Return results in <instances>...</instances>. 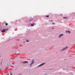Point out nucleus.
<instances>
[{
  "label": "nucleus",
  "instance_id": "17",
  "mask_svg": "<svg viewBox=\"0 0 75 75\" xmlns=\"http://www.w3.org/2000/svg\"><path fill=\"white\" fill-rule=\"evenodd\" d=\"M0 30H1V29H0Z\"/></svg>",
  "mask_w": 75,
  "mask_h": 75
},
{
  "label": "nucleus",
  "instance_id": "3",
  "mask_svg": "<svg viewBox=\"0 0 75 75\" xmlns=\"http://www.w3.org/2000/svg\"><path fill=\"white\" fill-rule=\"evenodd\" d=\"M34 60H32V63H31V64H30V65H33V64H34Z\"/></svg>",
  "mask_w": 75,
  "mask_h": 75
},
{
  "label": "nucleus",
  "instance_id": "9",
  "mask_svg": "<svg viewBox=\"0 0 75 75\" xmlns=\"http://www.w3.org/2000/svg\"><path fill=\"white\" fill-rule=\"evenodd\" d=\"M49 15H48V16H45V17H49Z\"/></svg>",
  "mask_w": 75,
  "mask_h": 75
},
{
  "label": "nucleus",
  "instance_id": "8",
  "mask_svg": "<svg viewBox=\"0 0 75 75\" xmlns=\"http://www.w3.org/2000/svg\"><path fill=\"white\" fill-rule=\"evenodd\" d=\"M24 62L25 63H28V61H25V62Z\"/></svg>",
  "mask_w": 75,
  "mask_h": 75
},
{
  "label": "nucleus",
  "instance_id": "15",
  "mask_svg": "<svg viewBox=\"0 0 75 75\" xmlns=\"http://www.w3.org/2000/svg\"><path fill=\"white\" fill-rule=\"evenodd\" d=\"M26 42H28V40H26Z\"/></svg>",
  "mask_w": 75,
  "mask_h": 75
},
{
  "label": "nucleus",
  "instance_id": "4",
  "mask_svg": "<svg viewBox=\"0 0 75 75\" xmlns=\"http://www.w3.org/2000/svg\"><path fill=\"white\" fill-rule=\"evenodd\" d=\"M6 30V29H4L3 30H2L1 32L2 33H4V32Z\"/></svg>",
  "mask_w": 75,
  "mask_h": 75
},
{
  "label": "nucleus",
  "instance_id": "1",
  "mask_svg": "<svg viewBox=\"0 0 75 75\" xmlns=\"http://www.w3.org/2000/svg\"><path fill=\"white\" fill-rule=\"evenodd\" d=\"M68 48L67 47H66L65 48L63 49L62 50H61V51H64V50H65L66 49H67V48Z\"/></svg>",
  "mask_w": 75,
  "mask_h": 75
},
{
  "label": "nucleus",
  "instance_id": "11",
  "mask_svg": "<svg viewBox=\"0 0 75 75\" xmlns=\"http://www.w3.org/2000/svg\"><path fill=\"white\" fill-rule=\"evenodd\" d=\"M6 25H8V23H6L5 24Z\"/></svg>",
  "mask_w": 75,
  "mask_h": 75
},
{
  "label": "nucleus",
  "instance_id": "5",
  "mask_svg": "<svg viewBox=\"0 0 75 75\" xmlns=\"http://www.w3.org/2000/svg\"><path fill=\"white\" fill-rule=\"evenodd\" d=\"M66 33H67V34H69L70 33V31H66Z\"/></svg>",
  "mask_w": 75,
  "mask_h": 75
},
{
  "label": "nucleus",
  "instance_id": "16",
  "mask_svg": "<svg viewBox=\"0 0 75 75\" xmlns=\"http://www.w3.org/2000/svg\"><path fill=\"white\" fill-rule=\"evenodd\" d=\"M51 21H52V20H51Z\"/></svg>",
  "mask_w": 75,
  "mask_h": 75
},
{
  "label": "nucleus",
  "instance_id": "13",
  "mask_svg": "<svg viewBox=\"0 0 75 75\" xmlns=\"http://www.w3.org/2000/svg\"><path fill=\"white\" fill-rule=\"evenodd\" d=\"M52 24H53V25H54V24H55V23H52Z\"/></svg>",
  "mask_w": 75,
  "mask_h": 75
},
{
  "label": "nucleus",
  "instance_id": "14",
  "mask_svg": "<svg viewBox=\"0 0 75 75\" xmlns=\"http://www.w3.org/2000/svg\"><path fill=\"white\" fill-rule=\"evenodd\" d=\"M33 19H32L31 20H30L29 21H31V20H32Z\"/></svg>",
  "mask_w": 75,
  "mask_h": 75
},
{
  "label": "nucleus",
  "instance_id": "10",
  "mask_svg": "<svg viewBox=\"0 0 75 75\" xmlns=\"http://www.w3.org/2000/svg\"><path fill=\"white\" fill-rule=\"evenodd\" d=\"M9 74L10 73V74L11 75H12V73H11V71H10L9 72Z\"/></svg>",
  "mask_w": 75,
  "mask_h": 75
},
{
  "label": "nucleus",
  "instance_id": "12",
  "mask_svg": "<svg viewBox=\"0 0 75 75\" xmlns=\"http://www.w3.org/2000/svg\"><path fill=\"white\" fill-rule=\"evenodd\" d=\"M63 18H67L65 17H64Z\"/></svg>",
  "mask_w": 75,
  "mask_h": 75
},
{
  "label": "nucleus",
  "instance_id": "6",
  "mask_svg": "<svg viewBox=\"0 0 75 75\" xmlns=\"http://www.w3.org/2000/svg\"><path fill=\"white\" fill-rule=\"evenodd\" d=\"M64 35V34H61L60 36L59 37V38H60V37H61L62 36H63V35Z\"/></svg>",
  "mask_w": 75,
  "mask_h": 75
},
{
  "label": "nucleus",
  "instance_id": "2",
  "mask_svg": "<svg viewBox=\"0 0 75 75\" xmlns=\"http://www.w3.org/2000/svg\"><path fill=\"white\" fill-rule=\"evenodd\" d=\"M45 63H44L42 64H41L40 65H39L38 67H41V66H42V65H44Z\"/></svg>",
  "mask_w": 75,
  "mask_h": 75
},
{
  "label": "nucleus",
  "instance_id": "7",
  "mask_svg": "<svg viewBox=\"0 0 75 75\" xmlns=\"http://www.w3.org/2000/svg\"><path fill=\"white\" fill-rule=\"evenodd\" d=\"M31 27H33V26H34V24H32L31 25Z\"/></svg>",
  "mask_w": 75,
  "mask_h": 75
}]
</instances>
